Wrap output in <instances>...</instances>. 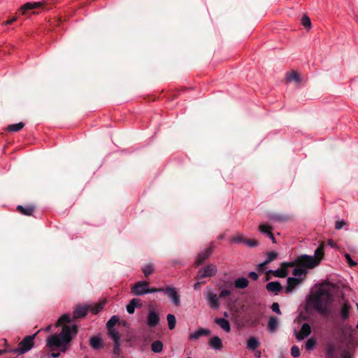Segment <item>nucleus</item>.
Segmentation results:
<instances>
[{
    "label": "nucleus",
    "instance_id": "6e6552de",
    "mask_svg": "<svg viewBox=\"0 0 358 358\" xmlns=\"http://www.w3.org/2000/svg\"><path fill=\"white\" fill-rule=\"evenodd\" d=\"M206 299L211 308L215 310L219 308V296L216 294L212 292L206 294Z\"/></svg>",
    "mask_w": 358,
    "mask_h": 358
},
{
    "label": "nucleus",
    "instance_id": "f8f14e48",
    "mask_svg": "<svg viewBox=\"0 0 358 358\" xmlns=\"http://www.w3.org/2000/svg\"><path fill=\"white\" fill-rule=\"evenodd\" d=\"M89 344L90 347L95 351H99L104 346L103 341L101 336H93L90 338Z\"/></svg>",
    "mask_w": 358,
    "mask_h": 358
},
{
    "label": "nucleus",
    "instance_id": "6ab92c4d",
    "mask_svg": "<svg viewBox=\"0 0 358 358\" xmlns=\"http://www.w3.org/2000/svg\"><path fill=\"white\" fill-rule=\"evenodd\" d=\"M210 334V331L208 329L199 328L195 331L193 334L189 336V340L194 341L198 339L201 336H207Z\"/></svg>",
    "mask_w": 358,
    "mask_h": 358
},
{
    "label": "nucleus",
    "instance_id": "603ef678",
    "mask_svg": "<svg viewBox=\"0 0 358 358\" xmlns=\"http://www.w3.org/2000/svg\"><path fill=\"white\" fill-rule=\"evenodd\" d=\"M345 224L343 220H338L335 223V228L338 230L343 228V227Z\"/></svg>",
    "mask_w": 358,
    "mask_h": 358
},
{
    "label": "nucleus",
    "instance_id": "052dcab7",
    "mask_svg": "<svg viewBox=\"0 0 358 358\" xmlns=\"http://www.w3.org/2000/svg\"><path fill=\"white\" fill-rule=\"evenodd\" d=\"M328 242H329V245L330 246H331L332 248H334V247H336V244L334 242V241H333V240L330 239V240H329V241H328Z\"/></svg>",
    "mask_w": 358,
    "mask_h": 358
},
{
    "label": "nucleus",
    "instance_id": "7c9ffc66",
    "mask_svg": "<svg viewBox=\"0 0 358 358\" xmlns=\"http://www.w3.org/2000/svg\"><path fill=\"white\" fill-rule=\"evenodd\" d=\"M70 322H71V315L69 314H64L57 320V322L56 323V326L58 327V326L64 324V326L62 327V328H63L64 326H66V324H67Z\"/></svg>",
    "mask_w": 358,
    "mask_h": 358
},
{
    "label": "nucleus",
    "instance_id": "a18cd8bd",
    "mask_svg": "<svg viewBox=\"0 0 358 358\" xmlns=\"http://www.w3.org/2000/svg\"><path fill=\"white\" fill-rule=\"evenodd\" d=\"M291 355L294 357H298L300 355V350L298 346L293 345L291 348Z\"/></svg>",
    "mask_w": 358,
    "mask_h": 358
},
{
    "label": "nucleus",
    "instance_id": "412c9836",
    "mask_svg": "<svg viewBox=\"0 0 358 358\" xmlns=\"http://www.w3.org/2000/svg\"><path fill=\"white\" fill-rule=\"evenodd\" d=\"M268 218L270 221L276 222H285L289 220V216L278 213H269Z\"/></svg>",
    "mask_w": 358,
    "mask_h": 358
},
{
    "label": "nucleus",
    "instance_id": "473e14b6",
    "mask_svg": "<svg viewBox=\"0 0 358 358\" xmlns=\"http://www.w3.org/2000/svg\"><path fill=\"white\" fill-rule=\"evenodd\" d=\"M287 80L289 82L292 80H295L296 83H299L301 81L300 75L296 71H292L287 74Z\"/></svg>",
    "mask_w": 358,
    "mask_h": 358
},
{
    "label": "nucleus",
    "instance_id": "20e7f679",
    "mask_svg": "<svg viewBox=\"0 0 358 358\" xmlns=\"http://www.w3.org/2000/svg\"><path fill=\"white\" fill-rule=\"evenodd\" d=\"M40 330L32 335L25 336L19 343L18 348L15 350L19 354H24L29 351L34 345V338Z\"/></svg>",
    "mask_w": 358,
    "mask_h": 358
},
{
    "label": "nucleus",
    "instance_id": "338daca9",
    "mask_svg": "<svg viewBox=\"0 0 358 358\" xmlns=\"http://www.w3.org/2000/svg\"><path fill=\"white\" fill-rule=\"evenodd\" d=\"M224 315L227 317H228V313L227 312H224Z\"/></svg>",
    "mask_w": 358,
    "mask_h": 358
},
{
    "label": "nucleus",
    "instance_id": "7ed1b4c3",
    "mask_svg": "<svg viewBox=\"0 0 358 358\" xmlns=\"http://www.w3.org/2000/svg\"><path fill=\"white\" fill-rule=\"evenodd\" d=\"M330 292L323 288L317 289L313 295H310L308 299V305H312L315 310L322 315L327 313V307L331 302Z\"/></svg>",
    "mask_w": 358,
    "mask_h": 358
},
{
    "label": "nucleus",
    "instance_id": "13d9d810",
    "mask_svg": "<svg viewBox=\"0 0 358 358\" xmlns=\"http://www.w3.org/2000/svg\"><path fill=\"white\" fill-rule=\"evenodd\" d=\"M273 243H275V238L273 236V234H272V232L271 231L270 233H268V236H267Z\"/></svg>",
    "mask_w": 358,
    "mask_h": 358
},
{
    "label": "nucleus",
    "instance_id": "37998d69",
    "mask_svg": "<svg viewBox=\"0 0 358 358\" xmlns=\"http://www.w3.org/2000/svg\"><path fill=\"white\" fill-rule=\"evenodd\" d=\"M244 245H247L248 248H252L258 245V242L255 240L245 238Z\"/></svg>",
    "mask_w": 358,
    "mask_h": 358
},
{
    "label": "nucleus",
    "instance_id": "79ce46f5",
    "mask_svg": "<svg viewBox=\"0 0 358 358\" xmlns=\"http://www.w3.org/2000/svg\"><path fill=\"white\" fill-rule=\"evenodd\" d=\"M345 258L350 267L355 266L357 264V262L352 259L351 256L349 254L345 253Z\"/></svg>",
    "mask_w": 358,
    "mask_h": 358
},
{
    "label": "nucleus",
    "instance_id": "09e8293b",
    "mask_svg": "<svg viewBox=\"0 0 358 358\" xmlns=\"http://www.w3.org/2000/svg\"><path fill=\"white\" fill-rule=\"evenodd\" d=\"M164 289V287H161V288L152 287V288H150L148 287V294H154V293H159V292L163 293Z\"/></svg>",
    "mask_w": 358,
    "mask_h": 358
},
{
    "label": "nucleus",
    "instance_id": "de8ad7c7",
    "mask_svg": "<svg viewBox=\"0 0 358 358\" xmlns=\"http://www.w3.org/2000/svg\"><path fill=\"white\" fill-rule=\"evenodd\" d=\"M271 308L272 311H273L276 314H278L279 315L282 314L278 303H277V302L273 303L271 305Z\"/></svg>",
    "mask_w": 358,
    "mask_h": 358
},
{
    "label": "nucleus",
    "instance_id": "f03ea898",
    "mask_svg": "<svg viewBox=\"0 0 358 358\" xmlns=\"http://www.w3.org/2000/svg\"><path fill=\"white\" fill-rule=\"evenodd\" d=\"M324 257V247H317L313 255H301L294 260L282 262L278 268H313L318 266Z\"/></svg>",
    "mask_w": 358,
    "mask_h": 358
},
{
    "label": "nucleus",
    "instance_id": "5fc2aeb1",
    "mask_svg": "<svg viewBox=\"0 0 358 358\" xmlns=\"http://www.w3.org/2000/svg\"><path fill=\"white\" fill-rule=\"evenodd\" d=\"M17 20L16 17H13L11 19L6 20L2 23L3 25L6 26L8 24H12L13 22H15Z\"/></svg>",
    "mask_w": 358,
    "mask_h": 358
},
{
    "label": "nucleus",
    "instance_id": "f704fd0d",
    "mask_svg": "<svg viewBox=\"0 0 358 358\" xmlns=\"http://www.w3.org/2000/svg\"><path fill=\"white\" fill-rule=\"evenodd\" d=\"M169 329L173 330L176 327V319L173 314H168L166 316Z\"/></svg>",
    "mask_w": 358,
    "mask_h": 358
},
{
    "label": "nucleus",
    "instance_id": "c756f323",
    "mask_svg": "<svg viewBox=\"0 0 358 358\" xmlns=\"http://www.w3.org/2000/svg\"><path fill=\"white\" fill-rule=\"evenodd\" d=\"M164 344L161 341H155L151 344V350L155 353H159L163 350Z\"/></svg>",
    "mask_w": 358,
    "mask_h": 358
},
{
    "label": "nucleus",
    "instance_id": "4c0bfd02",
    "mask_svg": "<svg viewBox=\"0 0 358 358\" xmlns=\"http://www.w3.org/2000/svg\"><path fill=\"white\" fill-rule=\"evenodd\" d=\"M301 24L305 28L310 29L311 27V21L310 17L306 15H303L301 18Z\"/></svg>",
    "mask_w": 358,
    "mask_h": 358
},
{
    "label": "nucleus",
    "instance_id": "a878e982",
    "mask_svg": "<svg viewBox=\"0 0 358 358\" xmlns=\"http://www.w3.org/2000/svg\"><path fill=\"white\" fill-rule=\"evenodd\" d=\"M109 338L114 342L120 341V332L115 328L107 329Z\"/></svg>",
    "mask_w": 358,
    "mask_h": 358
},
{
    "label": "nucleus",
    "instance_id": "bf43d9fd",
    "mask_svg": "<svg viewBox=\"0 0 358 358\" xmlns=\"http://www.w3.org/2000/svg\"><path fill=\"white\" fill-rule=\"evenodd\" d=\"M143 273L145 276H148L149 275L152 274L153 270H143Z\"/></svg>",
    "mask_w": 358,
    "mask_h": 358
},
{
    "label": "nucleus",
    "instance_id": "2f4dec72",
    "mask_svg": "<svg viewBox=\"0 0 358 358\" xmlns=\"http://www.w3.org/2000/svg\"><path fill=\"white\" fill-rule=\"evenodd\" d=\"M24 126V124L22 122L12 124L8 126L7 130L10 132H16L21 130Z\"/></svg>",
    "mask_w": 358,
    "mask_h": 358
},
{
    "label": "nucleus",
    "instance_id": "c03bdc74",
    "mask_svg": "<svg viewBox=\"0 0 358 358\" xmlns=\"http://www.w3.org/2000/svg\"><path fill=\"white\" fill-rule=\"evenodd\" d=\"M335 352V347L334 344H329L327 348V355L328 357H333Z\"/></svg>",
    "mask_w": 358,
    "mask_h": 358
},
{
    "label": "nucleus",
    "instance_id": "9d476101",
    "mask_svg": "<svg viewBox=\"0 0 358 358\" xmlns=\"http://www.w3.org/2000/svg\"><path fill=\"white\" fill-rule=\"evenodd\" d=\"M90 308V306H76L73 312V317L75 319L84 317Z\"/></svg>",
    "mask_w": 358,
    "mask_h": 358
},
{
    "label": "nucleus",
    "instance_id": "39448f33",
    "mask_svg": "<svg viewBox=\"0 0 358 358\" xmlns=\"http://www.w3.org/2000/svg\"><path fill=\"white\" fill-rule=\"evenodd\" d=\"M148 283L145 280L136 282L131 288V292L134 296H142L148 294Z\"/></svg>",
    "mask_w": 358,
    "mask_h": 358
},
{
    "label": "nucleus",
    "instance_id": "69168bd1",
    "mask_svg": "<svg viewBox=\"0 0 358 358\" xmlns=\"http://www.w3.org/2000/svg\"><path fill=\"white\" fill-rule=\"evenodd\" d=\"M202 268H206V269H208V268H213L210 266H203Z\"/></svg>",
    "mask_w": 358,
    "mask_h": 358
},
{
    "label": "nucleus",
    "instance_id": "5701e85b",
    "mask_svg": "<svg viewBox=\"0 0 358 358\" xmlns=\"http://www.w3.org/2000/svg\"><path fill=\"white\" fill-rule=\"evenodd\" d=\"M214 322L218 324L224 331L229 332L231 331L230 323L227 319L215 317Z\"/></svg>",
    "mask_w": 358,
    "mask_h": 358
},
{
    "label": "nucleus",
    "instance_id": "c85d7f7f",
    "mask_svg": "<svg viewBox=\"0 0 358 358\" xmlns=\"http://www.w3.org/2000/svg\"><path fill=\"white\" fill-rule=\"evenodd\" d=\"M234 285L236 288L244 289L248 286V280L245 277L238 278L235 280Z\"/></svg>",
    "mask_w": 358,
    "mask_h": 358
},
{
    "label": "nucleus",
    "instance_id": "ea45409f",
    "mask_svg": "<svg viewBox=\"0 0 358 358\" xmlns=\"http://www.w3.org/2000/svg\"><path fill=\"white\" fill-rule=\"evenodd\" d=\"M231 242L233 243H245V238L243 235H238L231 238Z\"/></svg>",
    "mask_w": 358,
    "mask_h": 358
},
{
    "label": "nucleus",
    "instance_id": "f257e3e1",
    "mask_svg": "<svg viewBox=\"0 0 358 358\" xmlns=\"http://www.w3.org/2000/svg\"><path fill=\"white\" fill-rule=\"evenodd\" d=\"M77 334L78 326L71 324V326H64L58 334H51L46 340V346L50 350L58 348L59 352H51L48 355V357L57 358L61 352H65L67 350V345L72 341Z\"/></svg>",
    "mask_w": 358,
    "mask_h": 358
},
{
    "label": "nucleus",
    "instance_id": "1a4fd4ad",
    "mask_svg": "<svg viewBox=\"0 0 358 358\" xmlns=\"http://www.w3.org/2000/svg\"><path fill=\"white\" fill-rule=\"evenodd\" d=\"M159 323V314L154 310H150L147 317V324L150 327H155Z\"/></svg>",
    "mask_w": 358,
    "mask_h": 358
},
{
    "label": "nucleus",
    "instance_id": "6e6d98bb",
    "mask_svg": "<svg viewBox=\"0 0 358 358\" xmlns=\"http://www.w3.org/2000/svg\"><path fill=\"white\" fill-rule=\"evenodd\" d=\"M248 275L250 278H252L254 280H256L258 278V274L256 272H255L254 271H252L251 272H250Z\"/></svg>",
    "mask_w": 358,
    "mask_h": 358
},
{
    "label": "nucleus",
    "instance_id": "8fccbe9b",
    "mask_svg": "<svg viewBox=\"0 0 358 358\" xmlns=\"http://www.w3.org/2000/svg\"><path fill=\"white\" fill-rule=\"evenodd\" d=\"M308 272V270H292L293 275L295 276L305 275Z\"/></svg>",
    "mask_w": 358,
    "mask_h": 358
},
{
    "label": "nucleus",
    "instance_id": "9b49d317",
    "mask_svg": "<svg viewBox=\"0 0 358 358\" xmlns=\"http://www.w3.org/2000/svg\"><path fill=\"white\" fill-rule=\"evenodd\" d=\"M296 339L298 341H302L307 336H308L311 333L310 326L308 323H303L301 328L300 332H297L296 330L294 331Z\"/></svg>",
    "mask_w": 358,
    "mask_h": 358
},
{
    "label": "nucleus",
    "instance_id": "aec40b11",
    "mask_svg": "<svg viewBox=\"0 0 358 358\" xmlns=\"http://www.w3.org/2000/svg\"><path fill=\"white\" fill-rule=\"evenodd\" d=\"M142 306L141 299L134 298L127 305V311L129 314H133L135 311L136 308H140Z\"/></svg>",
    "mask_w": 358,
    "mask_h": 358
},
{
    "label": "nucleus",
    "instance_id": "49530a36",
    "mask_svg": "<svg viewBox=\"0 0 358 358\" xmlns=\"http://www.w3.org/2000/svg\"><path fill=\"white\" fill-rule=\"evenodd\" d=\"M104 305H105L104 303H101L96 305V306H94V308H92V313L93 314L99 313L103 308Z\"/></svg>",
    "mask_w": 358,
    "mask_h": 358
},
{
    "label": "nucleus",
    "instance_id": "3c124183",
    "mask_svg": "<svg viewBox=\"0 0 358 358\" xmlns=\"http://www.w3.org/2000/svg\"><path fill=\"white\" fill-rule=\"evenodd\" d=\"M231 294V292L229 290H227V289H223L222 290L220 294H219V299L220 298H224V297H227L228 296H229Z\"/></svg>",
    "mask_w": 358,
    "mask_h": 358
},
{
    "label": "nucleus",
    "instance_id": "a19ab883",
    "mask_svg": "<svg viewBox=\"0 0 358 358\" xmlns=\"http://www.w3.org/2000/svg\"><path fill=\"white\" fill-rule=\"evenodd\" d=\"M121 352V343L120 341L119 342H114V346H113V355H120Z\"/></svg>",
    "mask_w": 358,
    "mask_h": 358
},
{
    "label": "nucleus",
    "instance_id": "423d86ee",
    "mask_svg": "<svg viewBox=\"0 0 358 358\" xmlns=\"http://www.w3.org/2000/svg\"><path fill=\"white\" fill-rule=\"evenodd\" d=\"M163 293L167 296L173 305H180V298L176 287L167 286L164 287Z\"/></svg>",
    "mask_w": 358,
    "mask_h": 358
},
{
    "label": "nucleus",
    "instance_id": "e433bc0d",
    "mask_svg": "<svg viewBox=\"0 0 358 358\" xmlns=\"http://www.w3.org/2000/svg\"><path fill=\"white\" fill-rule=\"evenodd\" d=\"M259 271H265L266 273H273L276 276H281L287 274V270H259Z\"/></svg>",
    "mask_w": 358,
    "mask_h": 358
},
{
    "label": "nucleus",
    "instance_id": "f3484780",
    "mask_svg": "<svg viewBox=\"0 0 358 358\" xmlns=\"http://www.w3.org/2000/svg\"><path fill=\"white\" fill-rule=\"evenodd\" d=\"M278 256V253L275 251H271L267 253L266 259L264 262L259 263L256 268H266V265L273 261Z\"/></svg>",
    "mask_w": 358,
    "mask_h": 358
},
{
    "label": "nucleus",
    "instance_id": "4468645a",
    "mask_svg": "<svg viewBox=\"0 0 358 358\" xmlns=\"http://www.w3.org/2000/svg\"><path fill=\"white\" fill-rule=\"evenodd\" d=\"M213 246L208 248L203 251L200 252L196 259V266H199L202 264L204 260H206L212 253Z\"/></svg>",
    "mask_w": 358,
    "mask_h": 358
},
{
    "label": "nucleus",
    "instance_id": "cd10ccee",
    "mask_svg": "<svg viewBox=\"0 0 358 358\" xmlns=\"http://www.w3.org/2000/svg\"><path fill=\"white\" fill-rule=\"evenodd\" d=\"M259 344L260 343L257 338L251 336L248 340L247 348L249 350H255L259 346Z\"/></svg>",
    "mask_w": 358,
    "mask_h": 358
},
{
    "label": "nucleus",
    "instance_id": "393cba45",
    "mask_svg": "<svg viewBox=\"0 0 358 358\" xmlns=\"http://www.w3.org/2000/svg\"><path fill=\"white\" fill-rule=\"evenodd\" d=\"M266 288L268 291L277 294L281 290L282 286L278 281H273L268 282Z\"/></svg>",
    "mask_w": 358,
    "mask_h": 358
},
{
    "label": "nucleus",
    "instance_id": "680f3d73",
    "mask_svg": "<svg viewBox=\"0 0 358 358\" xmlns=\"http://www.w3.org/2000/svg\"><path fill=\"white\" fill-rule=\"evenodd\" d=\"M255 357L256 358H259L261 357V352L260 351H256L255 353Z\"/></svg>",
    "mask_w": 358,
    "mask_h": 358
},
{
    "label": "nucleus",
    "instance_id": "4be33fe9",
    "mask_svg": "<svg viewBox=\"0 0 358 358\" xmlns=\"http://www.w3.org/2000/svg\"><path fill=\"white\" fill-rule=\"evenodd\" d=\"M279 322L277 317L271 316L268 322L267 331L269 333H275L278 327Z\"/></svg>",
    "mask_w": 358,
    "mask_h": 358
},
{
    "label": "nucleus",
    "instance_id": "e2e57ef3",
    "mask_svg": "<svg viewBox=\"0 0 358 358\" xmlns=\"http://www.w3.org/2000/svg\"><path fill=\"white\" fill-rule=\"evenodd\" d=\"M178 266H184V264H182L180 262H179V261H176V262H174V266H178Z\"/></svg>",
    "mask_w": 358,
    "mask_h": 358
},
{
    "label": "nucleus",
    "instance_id": "a211bd4d",
    "mask_svg": "<svg viewBox=\"0 0 358 358\" xmlns=\"http://www.w3.org/2000/svg\"><path fill=\"white\" fill-rule=\"evenodd\" d=\"M41 6V2H27L21 6L19 13L22 15H24L27 11L32 9L38 8Z\"/></svg>",
    "mask_w": 358,
    "mask_h": 358
},
{
    "label": "nucleus",
    "instance_id": "0e129e2a",
    "mask_svg": "<svg viewBox=\"0 0 358 358\" xmlns=\"http://www.w3.org/2000/svg\"><path fill=\"white\" fill-rule=\"evenodd\" d=\"M50 329H51V325H48V326H47V327L44 329V330H45V331H49L50 330Z\"/></svg>",
    "mask_w": 358,
    "mask_h": 358
},
{
    "label": "nucleus",
    "instance_id": "774afa93",
    "mask_svg": "<svg viewBox=\"0 0 358 358\" xmlns=\"http://www.w3.org/2000/svg\"><path fill=\"white\" fill-rule=\"evenodd\" d=\"M218 238H219L220 239H222V238H223V236H222V235H220V236H219V237H218Z\"/></svg>",
    "mask_w": 358,
    "mask_h": 358
},
{
    "label": "nucleus",
    "instance_id": "4d7b16f0",
    "mask_svg": "<svg viewBox=\"0 0 358 358\" xmlns=\"http://www.w3.org/2000/svg\"><path fill=\"white\" fill-rule=\"evenodd\" d=\"M155 268V264L152 262H150V263H148L143 268L150 269V268Z\"/></svg>",
    "mask_w": 358,
    "mask_h": 358
},
{
    "label": "nucleus",
    "instance_id": "b1692460",
    "mask_svg": "<svg viewBox=\"0 0 358 358\" xmlns=\"http://www.w3.org/2000/svg\"><path fill=\"white\" fill-rule=\"evenodd\" d=\"M300 282V280L297 278H288L285 291L287 293L292 292L294 287Z\"/></svg>",
    "mask_w": 358,
    "mask_h": 358
},
{
    "label": "nucleus",
    "instance_id": "0eeeda50",
    "mask_svg": "<svg viewBox=\"0 0 358 358\" xmlns=\"http://www.w3.org/2000/svg\"><path fill=\"white\" fill-rule=\"evenodd\" d=\"M216 271L217 270H199L196 275L197 282L194 284V288L195 289H199L200 284L205 282V281H203V279L206 277L215 275L216 274Z\"/></svg>",
    "mask_w": 358,
    "mask_h": 358
},
{
    "label": "nucleus",
    "instance_id": "dca6fc26",
    "mask_svg": "<svg viewBox=\"0 0 358 358\" xmlns=\"http://www.w3.org/2000/svg\"><path fill=\"white\" fill-rule=\"evenodd\" d=\"M208 344H209L210 348L212 350H215V351H220L223 348L222 340L217 336H213L209 340Z\"/></svg>",
    "mask_w": 358,
    "mask_h": 358
},
{
    "label": "nucleus",
    "instance_id": "2eb2a0df",
    "mask_svg": "<svg viewBox=\"0 0 358 358\" xmlns=\"http://www.w3.org/2000/svg\"><path fill=\"white\" fill-rule=\"evenodd\" d=\"M351 310V305L345 302L344 303L340 310L339 315L341 320L343 322L347 321L350 318V312Z\"/></svg>",
    "mask_w": 358,
    "mask_h": 358
},
{
    "label": "nucleus",
    "instance_id": "bb28decb",
    "mask_svg": "<svg viewBox=\"0 0 358 358\" xmlns=\"http://www.w3.org/2000/svg\"><path fill=\"white\" fill-rule=\"evenodd\" d=\"M34 206H27L24 207L22 205H18L17 206V210L24 215H31L34 210Z\"/></svg>",
    "mask_w": 358,
    "mask_h": 358
},
{
    "label": "nucleus",
    "instance_id": "72a5a7b5",
    "mask_svg": "<svg viewBox=\"0 0 358 358\" xmlns=\"http://www.w3.org/2000/svg\"><path fill=\"white\" fill-rule=\"evenodd\" d=\"M120 317L118 315H113L106 322V329L115 328V325L119 322Z\"/></svg>",
    "mask_w": 358,
    "mask_h": 358
},
{
    "label": "nucleus",
    "instance_id": "c9c22d12",
    "mask_svg": "<svg viewBox=\"0 0 358 358\" xmlns=\"http://www.w3.org/2000/svg\"><path fill=\"white\" fill-rule=\"evenodd\" d=\"M259 231L268 236V233L271 231L272 228L266 224H261L259 227Z\"/></svg>",
    "mask_w": 358,
    "mask_h": 358
},
{
    "label": "nucleus",
    "instance_id": "864d4df0",
    "mask_svg": "<svg viewBox=\"0 0 358 358\" xmlns=\"http://www.w3.org/2000/svg\"><path fill=\"white\" fill-rule=\"evenodd\" d=\"M342 358H351L350 352L348 350H344L341 353Z\"/></svg>",
    "mask_w": 358,
    "mask_h": 358
},
{
    "label": "nucleus",
    "instance_id": "58836bf2",
    "mask_svg": "<svg viewBox=\"0 0 358 358\" xmlns=\"http://www.w3.org/2000/svg\"><path fill=\"white\" fill-rule=\"evenodd\" d=\"M316 344H317V343L315 339L309 338L306 343V345H305L306 349L308 350H313L315 348Z\"/></svg>",
    "mask_w": 358,
    "mask_h": 358
},
{
    "label": "nucleus",
    "instance_id": "ddd939ff",
    "mask_svg": "<svg viewBox=\"0 0 358 358\" xmlns=\"http://www.w3.org/2000/svg\"><path fill=\"white\" fill-rule=\"evenodd\" d=\"M336 327L339 334L343 338L350 336L353 331L352 326L349 324H337Z\"/></svg>",
    "mask_w": 358,
    "mask_h": 358
}]
</instances>
